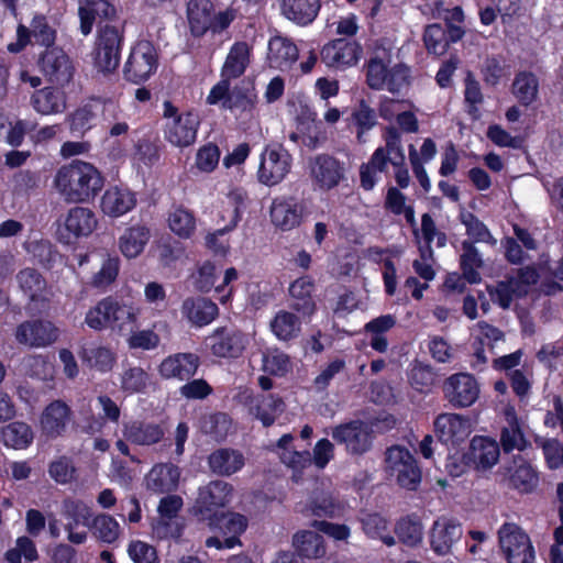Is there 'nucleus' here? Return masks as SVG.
<instances>
[{
  "mask_svg": "<svg viewBox=\"0 0 563 563\" xmlns=\"http://www.w3.org/2000/svg\"><path fill=\"white\" fill-rule=\"evenodd\" d=\"M321 59L329 67H345L357 62V47L344 40H334L323 46Z\"/></svg>",
  "mask_w": 563,
  "mask_h": 563,
  "instance_id": "7c9ffc66",
  "label": "nucleus"
},
{
  "mask_svg": "<svg viewBox=\"0 0 563 563\" xmlns=\"http://www.w3.org/2000/svg\"><path fill=\"white\" fill-rule=\"evenodd\" d=\"M460 221L465 227L466 234L470 238L468 241L474 243H488L492 245L496 244V240L493 238L490 231L484 222H482L476 216L468 211H462L460 213Z\"/></svg>",
  "mask_w": 563,
  "mask_h": 563,
  "instance_id": "8fccbe9b",
  "label": "nucleus"
},
{
  "mask_svg": "<svg viewBox=\"0 0 563 563\" xmlns=\"http://www.w3.org/2000/svg\"><path fill=\"white\" fill-rule=\"evenodd\" d=\"M78 355L87 367L100 373L112 371L117 363L115 352L110 346L102 344L91 343L82 345L78 351Z\"/></svg>",
  "mask_w": 563,
  "mask_h": 563,
  "instance_id": "cd10ccee",
  "label": "nucleus"
},
{
  "mask_svg": "<svg viewBox=\"0 0 563 563\" xmlns=\"http://www.w3.org/2000/svg\"><path fill=\"white\" fill-rule=\"evenodd\" d=\"M62 514L67 519L66 525L78 526L81 523L89 527L92 520L90 507L81 500H64Z\"/></svg>",
  "mask_w": 563,
  "mask_h": 563,
  "instance_id": "bf43d9fd",
  "label": "nucleus"
},
{
  "mask_svg": "<svg viewBox=\"0 0 563 563\" xmlns=\"http://www.w3.org/2000/svg\"><path fill=\"white\" fill-rule=\"evenodd\" d=\"M434 431L440 441L456 444L471 434L470 420L459 413H441L434 420Z\"/></svg>",
  "mask_w": 563,
  "mask_h": 563,
  "instance_id": "412c9836",
  "label": "nucleus"
},
{
  "mask_svg": "<svg viewBox=\"0 0 563 563\" xmlns=\"http://www.w3.org/2000/svg\"><path fill=\"white\" fill-rule=\"evenodd\" d=\"M463 529L459 521L448 517L438 518L429 533L430 548L438 556H448L444 563H457L459 559L453 555V548L460 542Z\"/></svg>",
  "mask_w": 563,
  "mask_h": 563,
  "instance_id": "6e6552de",
  "label": "nucleus"
},
{
  "mask_svg": "<svg viewBox=\"0 0 563 563\" xmlns=\"http://www.w3.org/2000/svg\"><path fill=\"white\" fill-rule=\"evenodd\" d=\"M184 529L181 519L156 518L152 522L153 537L158 540L178 539Z\"/></svg>",
  "mask_w": 563,
  "mask_h": 563,
  "instance_id": "69168bd1",
  "label": "nucleus"
},
{
  "mask_svg": "<svg viewBox=\"0 0 563 563\" xmlns=\"http://www.w3.org/2000/svg\"><path fill=\"white\" fill-rule=\"evenodd\" d=\"M38 67L48 81L64 86L75 74V67L69 56L60 47L46 48L38 58Z\"/></svg>",
  "mask_w": 563,
  "mask_h": 563,
  "instance_id": "ddd939ff",
  "label": "nucleus"
},
{
  "mask_svg": "<svg viewBox=\"0 0 563 563\" xmlns=\"http://www.w3.org/2000/svg\"><path fill=\"white\" fill-rule=\"evenodd\" d=\"M64 225L75 238L88 236L96 229L97 219L89 208L74 207L66 214Z\"/></svg>",
  "mask_w": 563,
  "mask_h": 563,
  "instance_id": "4c0bfd02",
  "label": "nucleus"
},
{
  "mask_svg": "<svg viewBox=\"0 0 563 563\" xmlns=\"http://www.w3.org/2000/svg\"><path fill=\"white\" fill-rule=\"evenodd\" d=\"M207 103L221 104L222 109L229 110L244 131L257 129L260 125L256 110L257 96L253 90L240 88L231 90L225 81H219L211 88Z\"/></svg>",
  "mask_w": 563,
  "mask_h": 563,
  "instance_id": "7ed1b4c3",
  "label": "nucleus"
},
{
  "mask_svg": "<svg viewBox=\"0 0 563 563\" xmlns=\"http://www.w3.org/2000/svg\"><path fill=\"white\" fill-rule=\"evenodd\" d=\"M313 283L305 276L296 279L289 287V294L294 299L292 308L302 314H311L314 311V303L311 298Z\"/></svg>",
  "mask_w": 563,
  "mask_h": 563,
  "instance_id": "37998d69",
  "label": "nucleus"
},
{
  "mask_svg": "<svg viewBox=\"0 0 563 563\" xmlns=\"http://www.w3.org/2000/svg\"><path fill=\"white\" fill-rule=\"evenodd\" d=\"M292 547L298 556L318 560L325 554V545L323 537L314 531H298L292 537Z\"/></svg>",
  "mask_w": 563,
  "mask_h": 563,
  "instance_id": "58836bf2",
  "label": "nucleus"
},
{
  "mask_svg": "<svg viewBox=\"0 0 563 563\" xmlns=\"http://www.w3.org/2000/svg\"><path fill=\"white\" fill-rule=\"evenodd\" d=\"M141 307L129 300L106 297L91 307L85 316V323L95 331L110 329L119 334H128L136 327Z\"/></svg>",
  "mask_w": 563,
  "mask_h": 563,
  "instance_id": "f03ea898",
  "label": "nucleus"
},
{
  "mask_svg": "<svg viewBox=\"0 0 563 563\" xmlns=\"http://www.w3.org/2000/svg\"><path fill=\"white\" fill-rule=\"evenodd\" d=\"M507 426L501 429L500 443L503 450L509 453L514 450L523 451L527 440L520 429L518 419L512 410L506 411Z\"/></svg>",
  "mask_w": 563,
  "mask_h": 563,
  "instance_id": "c03bdc74",
  "label": "nucleus"
},
{
  "mask_svg": "<svg viewBox=\"0 0 563 563\" xmlns=\"http://www.w3.org/2000/svg\"><path fill=\"white\" fill-rule=\"evenodd\" d=\"M34 434L29 424L15 421L1 429L0 442L7 448L24 450L33 442Z\"/></svg>",
  "mask_w": 563,
  "mask_h": 563,
  "instance_id": "a19ab883",
  "label": "nucleus"
},
{
  "mask_svg": "<svg viewBox=\"0 0 563 563\" xmlns=\"http://www.w3.org/2000/svg\"><path fill=\"white\" fill-rule=\"evenodd\" d=\"M395 533L404 545L418 548L423 541V525L417 517L408 516L397 521Z\"/></svg>",
  "mask_w": 563,
  "mask_h": 563,
  "instance_id": "a18cd8bd",
  "label": "nucleus"
},
{
  "mask_svg": "<svg viewBox=\"0 0 563 563\" xmlns=\"http://www.w3.org/2000/svg\"><path fill=\"white\" fill-rule=\"evenodd\" d=\"M58 328L48 320L32 319L21 322L14 331L15 341L30 349H43L58 340Z\"/></svg>",
  "mask_w": 563,
  "mask_h": 563,
  "instance_id": "9b49d317",
  "label": "nucleus"
},
{
  "mask_svg": "<svg viewBox=\"0 0 563 563\" xmlns=\"http://www.w3.org/2000/svg\"><path fill=\"white\" fill-rule=\"evenodd\" d=\"M163 117L165 119L164 136L175 147H188L197 137L200 124L199 118L192 112L180 113L170 102L163 103Z\"/></svg>",
  "mask_w": 563,
  "mask_h": 563,
  "instance_id": "20e7f679",
  "label": "nucleus"
},
{
  "mask_svg": "<svg viewBox=\"0 0 563 563\" xmlns=\"http://www.w3.org/2000/svg\"><path fill=\"white\" fill-rule=\"evenodd\" d=\"M449 402L456 408L472 406L478 398L479 387L476 379L466 373L451 375L443 385Z\"/></svg>",
  "mask_w": 563,
  "mask_h": 563,
  "instance_id": "dca6fc26",
  "label": "nucleus"
},
{
  "mask_svg": "<svg viewBox=\"0 0 563 563\" xmlns=\"http://www.w3.org/2000/svg\"><path fill=\"white\" fill-rule=\"evenodd\" d=\"M124 440L137 446H152L159 443L165 431L159 423L142 419L124 421L121 428Z\"/></svg>",
  "mask_w": 563,
  "mask_h": 563,
  "instance_id": "a211bd4d",
  "label": "nucleus"
},
{
  "mask_svg": "<svg viewBox=\"0 0 563 563\" xmlns=\"http://www.w3.org/2000/svg\"><path fill=\"white\" fill-rule=\"evenodd\" d=\"M362 525L368 538L380 540L387 547L396 544V539L390 534L388 522L384 517L377 514L367 515L363 518Z\"/></svg>",
  "mask_w": 563,
  "mask_h": 563,
  "instance_id": "603ef678",
  "label": "nucleus"
},
{
  "mask_svg": "<svg viewBox=\"0 0 563 563\" xmlns=\"http://www.w3.org/2000/svg\"><path fill=\"white\" fill-rule=\"evenodd\" d=\"M387 62L379 56H374L369 59L367 64V84L372 89L382 90L385 89L386 78L389 68L387 67Z\"/></svg>",
  "mask_w": 563,
  "mask_h": 563,
  "instance_id": "338daca9",
  "label": "nucleus"
},
{
  "mask_svg": "<svg viewBox=\"0 0 563 563\" xmlns=\"http://www.w3.org/2000/svg\"><path fill=\"white\" fill-rule=\"evenodd\" d=\"M34 111L42 115H51L64 112L66 98L62 90L55 87H44L35 90L30 99Z\"/></svg>",
  "mask_w": 563,
  "mask_h": 563,
  "instance_id": "2f4dec72",
  "label": "nucleus"
},
{
  "mask_svg": "<svg viewBox=\"0 0 563 563\" xmlns=\"http://www.w3.org/2000/svg\"><path fill=\"white\" fill-rule=\"evenodd\" d=\"M212 3L209 0H190L187 8L190 31L195 36L210 30Z\"/></svg>",
  "mask_w": 563,
  "mask_h": 563,
  "instance_id": "ea45409f",
  "label": "nucleus"
},
{
  "mask_svg": "<svg viewBox=\"0 0 563 563\" xmlns=\"http://www.w3.org/2000/svg\"><path fill=\"white\" fill-rule=\"evenodd\" d=\"M168 225L176 235L188 239L195 232L196 220L189 210L178 207L169 213Z\"/></svg>",
  "mask_w": 563,
  "mask_h": 563,
  "instance_id": "4d7b16f0",
  "label": "nucleus"
},
{
  "mask_svg": "<svg viewBox=\"0 0 563 563\" xmlns=\"http://www.w3.org/2000/svg\"><path fill=\"white\" fill-rule=\"evenodd\" d=\"M136 206V196L125 187L111 186L100 199V209L104 216L119 218Z\"/></svg>",
  "mask_w": 563,
  "mask_h": 563,
  "instance_id": "5701e85b",
  "label": "nucleus"
},
{
  "mask_svg": "<svg viewBox=\"0 0 563 563\" xmlns=\"http://www.w3.org/2000/svg\"><path fill=\"white\" fill-rule=\"evenodd\" d=\"M158 67V54L150 41H139L131 48L123 67L126 80L140 84L147 80Z\"/></svg>",
  "mask_w": 563,
  "mask_h": 563,
  "instance_id": "39448f33",
  "label": "nucleus"
},
{
  "mask_svg": "<svg viewBox=\"0 0 563 563\" xmlns=\"http://www.w3.org/2000/svg\"><path fill=\"white\" fill-rule=\"evenodd\" d=\"M234 487L222 479H214L201 486L196 499V508L203 517H211L227 507L233 499Z\"/></svg>",
  "mask_w": 563,
  "mask_h": 563,
  "instance_id": "4468645a",
  "label": "nucleus"
},
{
  "mask_svg": "<svg viewBox=\"0 0 563 563\" xmlns=\"http://www.w3.org/2000/svg\"><path fill=\"white\" fill-rule=\"evenodd\" d=\"M291 368L287 354L278 349H267L262 353V369L271 375L284 376Z\"/></svg>",
  "mask_w": 563,
  "mask_h": 563,
  "instance_id": "13d9d810",
  "label": "nucleus"
},
{
  "mask_svg": "<svg viewBox=\"0 0 563 563\" xmlns=\"http://www.w3.org/2000/svg\"><path fill=\"white\" fill-rule=\"evenodd\" d=\"M93 537L103 543H112L120 537V525L110 515L100 514L92 518L90 526L88 527Z\"/></svg>",
  "mask_w": 563,
  "mask_h": 563,
  "instance_id": "09e8293b",
  "label": "nucleus"
},
{
  "mask_svg": "<svg viewBox=\"0 0 563 563\" xmlns=\"http://www.w3.org/2000/svg\"><path fill=\"white\" fill-rule=\"evenodd\" d=\"M277 2L283 16L301 26L310 24L320 10L319 0H277Z\"/></svg>",
  "mask_w": 563,
  "mask_h": 563,
  "instance_id": "c85d7f7f",
  "label": "nucleus"
},
{
  "mask_svg": "<svg viewBox=\"0 0 563 563\" xmlns=\"http://www.w3.org/2000/svg\"><path fill=\"white\" fill-rule=\"evenodd\" d=\"M498 540L508 563L534 562V550L530 538L518 525L504 523L498 530Z\"/></svg>",
  "mask_w": 563,
  "mask_h": 563,
  "instance_id": "0eeeda50",
  "label": "nucleus"
},
{
  "mask_svg": "<svg viewBox=\"0 0 563 563\" xmlns=\"http://www.w3.org/2000/svg\"><path fill=\"white\" fill-rule=\"evenodd\" d=\"M250 62V47L245 42L235 43L222 66L221 80L230 87V81L244 74Z\"/></svg>",
  "mask_w": 563,
  "mask_h": 563,
  "instance_id": "72a5a7b5",
  "label": "nucleus"
},
{
  "mask_svg": "<svg viewBox=\"0 0 563 563\" xmlns=\"http://www.w3.org/2000/svg\"><path fill=\"white\" fill-rule=\"evenodd\" d=\"M298 48L288 38L273 37L268 43V62L271 67L288 70L298 59Z\"/></svg>",
  "mask_w": 563,
  "mask_h": 563,
  "instance_id": "473e14b6",
  "label": "nucleus"
},
{
  "mask_svg": "<svg viewBox=\"0 0 563 563\" xmlns=\"http://www.w3.org/2000/svg\"><path fill=\"white\" fill-rule=\"evenodd\" d=\"M78 14L80 32L87 36L91 33L97 18H109L114 14V8L107 0H80Z\"/></svg>",
  "mask_w": 563,
  "mask_h": 563,
  "instance_id": "c9c22d12",
  "label": "nucleus"
},
{
  "mask_svg": "<svg viewBox=\"0 0 563 563\" xmlns=\"http://www.w3.org/2000/svg\"><path fill=\"white\" fill-rule=\"evenodd\" d=\"M201 429L216 441H222L230 432L231 420L228 415L222 412L210 415L203 419Z\"/></svg>",
  "mask_w": 563,
  "mask_h": 563,
  "instance_id": "0e129e2a",
  "label": "nucleus"
},
{
  "mask_svg": "<svg viewBox=\"0 0 563 563\" xmlns=\"http://www.w3.org/2000/svg\"><path fill=\"white\" fill-rule=\"evenodd\" d=\"M179 468L173 464H157L146 476V487L156 493H168L176 489L179 481Z\"/></svg>",
  "mask_w": 563,
  "mask_h": 563,
  "instance_id": "f704fd0d",
  "label": "nucleus"
},
{
  "mask_svg": "<svg viewBox=\"0 0 563 563\" xmlns=\"http://www.w3.org/2000/svg\"><path fill=\"white\" fill-rule=\"evenodd\" d=\"M31 37L46 48L55 47L56 31L49 25L44 15H35L32 19L30 29L20 24L16 29V41L8 45V51L11 53L21 52L30 42Z\"/></svg>",
  "mask_w": 563,
  "mask_h": 563,
  "instance_id": "2eb2a0df",
  "label": "nucleus"
},
{
  "mask_svg": "<svg viewBox=\"0 0 563 563\" xmlns=\"http://www.w3.org/2000/svg\"><path fill=\"white\" fill-rule=\"evenodd\" d=\"M423 41L429 53L442 55L446 52L449 40L446 32L440 24H431L427 26Z\"/></svg>",
  "mask_w": 563,
  "mask_h": 563,
  "instance_id": "774afa93",
  "label": "nucleus"
},
{
  "mask_svg": "<svg viewBox=\"0 0 563 563\" xmlns=\"http://www.w3.org/2000/svg\"><path fill=\"white\" fill-rule=\"evenodd\" d=\"M102 114V103L95 102L77 109L69 117V128L74 132H85L92 128L98 114Z\"/></svg>",
  "mask_w": 563,
  "mask_h": 563,
  "instance_id": "6e6d98bb",
  "label": "nucleus"
},
{
  "mask_svg": "<svg viewBox=\"0 0 563 563\" xmlns=\"http://www.w3.org/2000/svg\"><path fill=\"white\" fill-rule=\"evenodd\" d=\"M331 437L336 443L343 444L346 452L352 455H362L372 448V429L366 422L361 420L334 427Z\"/></svg>",
  "mask_w": 563,
  "mask_h": 563,
  "instance_id": "9d476101",
  "label": "nucleus"
},
{
  "mask_svg": "<svg viewBox=\"0 0 563 563\" xmlns=\"http://www.w3.org/2000/svg\"><path fill=\"white\" fill-rule=\"evenodd\" d=\"M386 470L396 482L408 490L417 489L421 481V471L413 455L402 446H391L386 451Z\"/></svg>",
  "mask_w": 563,
  "mask_h": 563,
  "instance_id": "423d86ee",
  "label": "nucleus"
},
{
  "mask_svg": "<svg viewBox=\"0 0 563 563\" xmlns=\"http://www.w3.org/2000/svg\"><path fill=\"white\" fill-rule=\"evenodd\" d=\"M539 82L531 73H520L514 80L512 91L520 103L531 104L538 96Z\"/></svg>",
  "mask_w": 563,
  "mask_h": 563,
  "instance_id": "864d4df0",
  "label": "nucleus"
},
{
  "mask_svg": "<svg viewBox=\"0 0 563 563\" xmlns=\"http://www.w3.org/2000/svg\"><path fill=\"white\" fill-rule=\"evenodd\" d=\"M198 367L199 357L196 354L176 353L162 361L158 372L165 379L186 380L196 374Z\"/></svg>",
  "mask_w": 563,
  "mask_h": 563,
  "instance_id": "b1692460",
  "label": "nucleus"
},
{
  "mask_svg": "<svg viewBox=\"0 0 563 563\" xmlns=\"http://www.w3.org/2000/svg\"><path fill=\"white\" fill-rule=\"evenodd\" d=\"M499 444L487 437H474L471 441L468 457L477 471L492 468L499 460Z\"/></svg>",
  "mask_w": 563,
  "mask_h": 563,
  "instance_id": "bb28decb",
  "label": "nucleus"
},
{
  "mask_svg": "<svg viewBox=\"0 0 563 563\" xmlns=\"http://www.w3.org/2000/svg\"><path fill=\"white\" fill-rule=\"evenodd\" d=\"M150 230L144 225H132L120 235L118 245L126 258L137 257L150 241Z\"/></svg>",
  "mask_w": 563,
  "mask_h": 563,
  "instance_id": "e433bc0d",
  "label": "nucleus"
},
{
  "mask_svg": "<svg viewBox=\"0 0 563 563\" xmlns=\"http://www.w3.org/2000/svg\"><path fill=\"white\" fill-rule=\"evenodd\" d=\"M461 246L463 251L461 255L463 276L468 283L476 284L481 280L477 269L483 266L482 256L473 242L468 240L463 241Z\"/></svg>",
  "mask_w": 563,
  "mask_h": 563,
  "instance_id": "de8ad7c7",
  "label": "nucleus"
},
{
  "mask_svg": "<svg viewBox=\"0 0 563 563\" xmlns=\"http://www.w3.org/2000/svg\"><path fill=\"white\" fill-rule=\"evenodd\" d=\"M241 401L249 406L251 413L255 415L265 427L274 423L284 411V401L275 395L254 396L252 391L244 390L239 395Z\"/></svg>",
  "mask_w": 563,
  "mask_h": 563,
  "instance_id": "6ab92c4d",
  "label": "nucleus"
},
{
  "mask_svg": "<svg viewBox=\"0 0 563 563\" xmlns=\"http://www.w3.org/2000/svg\"><path fill=\"white\" fill-rule=\"evenodd\" d=\"M122 117L123 113L115 102L109 100L102 103V121L109 126L111 136H120L128 132L129 125Z\"/></svg>",
  "mask_w": 563,
  "mask_h": 563,
  "instance_id": "680f3d73",
  "label": "nucleus"
},
{
  "mask_svg": "<svg viewBox=\"0 0 563 563\" xmlns=\"http://www.w3.org/2000/svg\"><path fill=\"white\" fill-rule=\"evenodd\" d=\"M500 474L507 486L522 494L532 493L539 485L538 473L521 459L514 460L512 465L504 467Z\"/></svg>",
  "mask_w": 563,
  "mask_h": 563,
  "instance_id": "4be33fe9",
  "label": "nucleus"
},
{
  "mask_svg": "<svg viewBox=\"0 0 563 563\" xmlns=\"http://www.w3.org/2000/svg\"><path fill=\"white\" fill-rule=\"evenodd\" d=\"M309 176L316 189L329 191L345 179V166L334 156L319 154L309 161Z\"/></svg>",
  "mask_w": 563,
  "mask_h": 563,
  "instance_id": "1a4fd4ad",
  "label": "nucleus"
},
{
  "mask_svg": "<svg viewBox=\"0 0 563 563\" xmlns=\"http://www.w3.org/2000/svg\"><path fill=\"white\" fill-rule=\"evenodd\" d=\"M71 420L70 408L60 400H55L45 407L40 417V428L48 439L63 437Z\"/></svg>",
  "mask_w": 563,
  "mask_h": 563,
  "instance_id": "aec40b11",
  "label": "nucleus"
},
{
  "mask_svg": "<svg viewBox=\"0 0 563 563\" xmlns=\"http://www.w3.org/2000/svg\"><path fill=\"white\" fill-rule=\"evenodd\" d=\"M102 174L88 162L75 159L59 167L53 187L67 203H84L93 199L102 189Z\"/></svg>",
  "mask_w": 563,
  "mask_h": 563,
  "instance_id": "f257e3e1",
  "label": "nucleus"
},
{
  "mask_svg": "<svg viewBox=\"0 0 563 563\" xmlns=\"http://www.w3.org/2000/svg\"><path fill=\"white\" fill-rule=\"evenodd\" d=\"M291 167V155L280 145L267 146L261 156L258 179L262 184H279Z\"/></svg>",
  "mask_w": 563,
  "mask_h": 563,
  "instance_id": "f8f14e48",
  "label": "nucleus"
},
{
  "mask_svg": "<svg viewBox=\"0 0 563 563\" xmlns=\"http://www.w3.org/2000/svg\"><path fill=\"white\" fill-rule=\"evenodd\" d=\"M306 516L335 517L341 512V506L329 494L313 498L309 506L301 510Z\"/></svg>",
  "mask_w": 563,
  "mask_h": 563,
  "instance_id": "e2e57ef3",
  "label": "nucleus"
},
{
  "mask_svg": "<svg viewBox=\"0 0 563 563\" xmlns=\"http://www.w3.org/2000/svg\"><path fill=\"white\" fill-rule=\"evenodd\" d=\"M244 465L243 453L231 448L217 449L208 456L211 473L220 477H230L240 472Z\"/></svg>",
  "mask_w": 563,
  "mask_h": 563,
  "instance_id": "a878e982",
  "label": "nucleus"
},
{
  "mask_svg": "<svg viewBox=\"0 0 563 563\" xmlns=\"http://www.w3.org/2000/svg\"><path fill=\"white\" fill-rule=\"evenodd\" d=\"M120 383L124 393H144L151 385V376L140 366L129 367L121 374Z\"/></svg>",
  "mask_w": 563,
  "mask_h": 563,
  "instance_id": "5fc2aeb1",
  "label": "nucleus"
},
{
  "mask_svg": "<svg viewBox=\"0 0 563 563\" xmlns=\"http://www.w3.org/2000/svg\"><path fill=\"white\" fill-rule=\"evenodd\" d=\"M218 312L217 305L203 297L186 298L181 305L183 316L197 327L207 325L212 322Z\"/></svg>",
  "mask_w": 563,
  "mask_h": 563,
  "instance_id": "c756f323",
  "label": "nucleus"
},
{
  "mask_svg": "<svg viewBox=\"0 0 563 563\" xmlns=\"http://www.w3.org/2000/svg\"><path fill=\"white\" fill-rule=\"evenodd\" d=\"M207 344L217 357H239L247 344V336L234 329L219 328L208 338Z\"/></svg>",
  "mask_w": 563,
  "mask_h": 563,
  "instance_id": "f3484780",
  "label": "nucleus"
},
{
  "mask_svg": "<svg viewBox=\"0 0 563 563\" xmlns=\"http://www.w3.org/2000/svg\"><path fill=\"white\" fill-rule=\"evenodd\" d=\"M302 205L294 198H277L271 207L272 222L283 231L298 227L302 219Z\"/></svg>",
  "mask_w": 563,
  "mask_h": 563,
  "instance_id": "393cba45",
  "label": "nucleus"
},
{
  "mask_svg": "<svg viewBox=\"0 0 563 563\" xmlns=\"http://www.w3.org/2000/svg\"><path fill=\"white\" fill-rule=\"evenodd\" d=\"M16 279L21 290L31 300H42L46 294V282L34 268H24L19 272Z\"/></svg>",
  "mask_w": 563,
  "mask_h": 563,
  "instance_id": "49530a36",
  "label": "nucleus"
},
{
  "mask_svg": "<svg viewBox=\"0 0 563 563\" xmlns=\"http://www.w3.org/2000/svg\"><path fill=\"white\" fill-rule=\"evenodd\" d=\"M271 330L280 341L297 338L301 331V321L298 316L286 310H279L272 319Z\"/></svg>",
  "mask_w": 563,
  "mask_h": 563,
  "instance_id": "79ce46f5",
  "label": "nucleus"
},
{
  "mask_svg": "<svg viewBox=\"0 0 563 563\" xmlns=\"http://www.w3.org/2000/svg\"><path fill=\"white\" fill-rule=\"evenodd\" d=\"M487 291L490 299L503 309L509 308L515 297L525 295V290L518 286L517 282L511 280L510 277L498 282L495 286H487Z\"/></svg>",
  "mask_w": 563,
  "mask_h": 563,
  "instance_id": "3c124183",
  "label": "nucleus"
},
{
  "mask_svg": "<svg viewBox=\"0 0 563 563\" xmlns=\"http://www.w3.org/2000/svg\"><path fill=\"white\" fill-rule=\"evenodd\" d=\"M385 207L394 214H404L410 225L417 224L415 209L411 205H406V196L399 189L395 187L388 189Z\"/></svg>",
  "mask_w": 563,
  "mask_h": 563,
  "instance_id": "052dcab7",
  "label": "nucleus"
}]
</instances>
